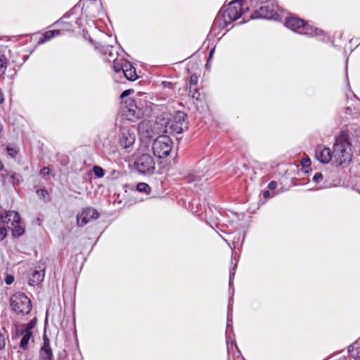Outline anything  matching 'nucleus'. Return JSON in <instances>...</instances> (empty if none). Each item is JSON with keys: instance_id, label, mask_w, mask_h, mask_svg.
<instances>
[{"instance_id": "10", "label": "nucleus", "mask_w": 360, "mask_h": 360, "mask_svg": "<svg viewBox=\"0 0 360 360\" xmlns=\"http://www.w3.org/2000/svg\"><path fill=\"white\" fill-rule=\"evenodd\" d=\"M15 336H22L20 347L22 349H27L29 341L32 336V326L26 325H18L15 326Z\"/></svg>"}, {"instance_id": "40", "label": "nucleus", "mask_w": 360, "mask_h": 360, "mask_svg": "<svg viewBox=\"0 0 360 360\" xmlns=\"http://www.w3.org/2000/svg\"><path fill=\"white\" fill-rule=\"evenodd\" d=\"M247 1H248V2L250 3L251 6H253L254 3H255V4H257V3L263 4L264 2H266L268 0H247Z\"/></svg>"}, {"instance_id": "7", "label": "nucleus", "mask_w": 360, "mask_h": 360, "mask_svg": "<svg viewBox=\"0 0 360 360\" xmlns=\"http://www.w3.org/2000/svg\"><path fill=\"white\" fill-rule=\"evenodd\" d=\"M134 165L136 169L143 174H152L155 169L153 158L148 153H142L135 158Z\"/></svg>"}, {"instance_id": "13", "label": "nucleus", "mask_w": 360, "mask_h": 360, "mask_svg": "<svg viewBox=\"0 0 360 360\" xmlns=\"http://www.w3.org/2000/svg\"><path fill=\"white\" fill-rule=\"evenodd\" d=\"M138 132L141 140L150 139L154 135L151 122L147 120L141 122L138 126Z\"/></svg>"}, {"instance_id": "45", "label": "nucleus", "mask_w": 360, "mask_h": 360, "mask_svg": "<svg viewBox=\"0 0 360 360\" xmlns=\"http://www.w3.org/2000/svg\"><path fill=\"white\" fill-rule=\"evenodd\" d=\"M263 195L264 198H269L270 196V193L269 191H265L264 193H263Z\"/></svg>"}, {"instance_id": "41", "label": "nucleus", "mask_w": 360, "mask_h": 360, "mask_svg": "<svg viewBox=\"0 0 360 360\" xmlns=\"http://www.w3.org/2000/svg\"><path fill=\"white\" fill-rule=\"evenodd\" d=\"M277 187V183L274 181H271L269 185H268V188L270 189V190H274L276 189Z\"/></svg>"}, {"instance_id": "50", "label": "nucleus", "mask_w": 360, "mask_h": 360, "mask_svg": "<svg viewBox=\"0 0 360 360\" xmlns=\"http://www.w3.org/2000/svg\"><path fill=\"white\" fill-rule=\"evenodd\" d=\"M3 168H4V165H3L2 162H1V161L0 160V171L2 170Z\"/></svg>"}, {"instance_id": "25", "label": "nucleus", "mask_w": 360, "mask_h": 360, "mask_svg": "<svg viewBox=\"0 0 360 360\" xmlns=\"http://www.w3.org/2000/svg\"><path fill=\"white\" fill-rule=\"evenodd\" d=\"M136 190L139 192L148 194L150 192V187L146 183H139L136 186Z\"/></svg>"}, {"instance_id": "8", "label": "nucleus", "mask_w": 360, "mask_h": 360, "mask_svg": "<svg viewBox=\"0 0 360 360\" xmlns=\"http://www.w3.org/2000/svg\"><path fill=\"white\" fill-rule=\"evenodd\" d=\"M166 127L173 134L182 133L188 128L186 114L182 111H176L172 118L169 120Z\"/></svg>"}, {"instance_id": "9", "label": "nucleus", "mask_w": 360, "mask_h": 360, "mask_svg": "<svg viewBox=\"0 0 360 360\" xmlns=\"http://www.w3.org/2000/svg\"><path fill=\"white\" fill-rule=\"evenodd\" d=\"M122 114L128 120L135 122L141 118L143 110L132 98H127L122 106Z\"/></svg>"}, {"instance_id": "37", "label": "nucleus", "mask_w": 360, "mask_h": 360, "mask_svg": "<svg viewBox=\"0 0 360 360\" xmlns=\"http://www.w3.org/2000/svg\"><path fill=\"white\" fill-rule=\"evenodd\" d=\"M14 281V277L11 275H8L5 278V282L8 285H11Z\"/></svg>"}, {"instance_id": "19", "label": "nucleus", "mask_w": 360, "mask_h": 360, "mask_svg": "<svg viewBox=\"0 0 360 360\" xmlns=\"http://www.w3.org/2000/svg\"><path fill=\"white\" fill-rule=\"evenodd\" d=\"M111 61L113 62V70L117 73H120L121 72H123L124 70L125 69V63H129V61L126 59L122 57L119 58L117 56L116 58L113 57L111 59Z\"/></svg>"}, {"instance_id": "33", "label": "nucleus", "mask_w": 360, "mask_h": 360, "mask_svg": "<svg viewBox=\"0 0 360 360\" xmlns=\"http://www.w3.org/2000/svg\"><path fill=\"white\" fill-rule=\"evenodd\" d=\"M37 194L43 198H45V197L49 195V193L46 189H38L37 191Z\"/></svg>"}, {"instance_id": "2", "label": "nucleus", "mask_w": 360, "mask_h": 360, "mask_svg": "<svg viewBox=\"0 0 360 360\" xmlns=\"http://www.w3.org/2000/svg\"><path fill=\"white\" fill-rule=\"evenodd\" d=\"M246 3H248L247 0H232L223 13H221L222 11H220L213 22L212 30H215L217 27L224 29L231 22L238 19Z\"/></svg>"}, {"instance_id": "15", "label": "nucleus", "mask_w": 360, "mask_h": 360, "mask_svg": "<svg viewBox=\"0 0 360 360\" xmlns=\"http://www.w3.org/2000/svg\"><path fill=\"white\" fill-rule=\"evenodd\" d=\"M278 14L273 10L270 9L269 6H262L259 10L255 11L251 15V18H265V19H276Z\"/></svg>"}, {"instance_id": "14", "label": "nucleus", "mask_w": 360, "mask_h": 360, "mask_svg": "<svg viewBox=\"0 0 360 360\" xmlns=\"http://www.w3.org/2000/svg\"><path fill=\"white\" fill-rule=\"evenodd\" d=\"M39 359L40 360H53L51 342L46 335L43 338V345L39 351Z\"/></svg>"}, {"instance_id": "23", "label": "nucleus", "mask_w": 360, "mask_h": 360, "mask_svg": "<svg viewBox=\"0 0 360 360\" xmlns=\"http://www.w3.org/2000/svg\"><path fill=\"white\" fill-rule=\"evenodd\" d=\"M113 49L114 47L112 46L108 45L101 46L100 47L101 53L107 56V59L109 62H110L111 59L114 57Z\"/></svg>"}, {"instance_id": "24", "label": "nucleus", "mask_w": 360, "mask_h": 360, "mask_svg": "<svg viewBox=\"0 0 360 360\" xmlns=\"http://www.w3.org/2000/svg\"><path fill=\"white\" fill-rule=\"evenodd\" d=\"M9 182L13 184V186L19 185L22 181V177L20 174L13 172L8 175Z\"/></svg>"}, {"instance_id": "16", "label": "nucleus", "mask_w": 360, "mask_h": 360, "mask_svg": "<svg viewBox=\"0 0 360 360\" xmlns=\"http://www.w3.org/2000/svg\"><path fill=\"white\" fill-rule=\"evenodd\" d=\"M135 141V136L129 130L124 129L120 136L119 143L123 148L127 149L133 146Z\"/></svg>"}, {"instance_id": "51", "label": "nucleus", "mask_w": 360, "mask_h": 360, "mask_svg": "<svg viewBox=\"0 0 360 360\" xmlns=\"http://www.w3.org/2000/svg\"><path fill=\"white\" fill-rule=\"evenodd\" d=\"M231 345H234V346L237 348V345H236V341H232V342H231Z\"/></svg>"}, {"instance_id": "34", "label": "nucleus", "mask_w": 360, "mask_h": 360, "mask_svg": "<svg viewBox=\"0 0 360 360\" xmlns=\"http://www.w3.org/2000/svg\"><path fill=\"white\" fill-rule=\"evenodd\" d=\"M323 179V175L320 172L316 173L313 176V181L315 183H319Z\"/></svg>"}, {"instance_id": "46", "label": "nucleus", "mask_w": 360, "mask_h": 360, "mask_svg": "<svg viewBox=\"0 0 360 360\" xmlns=\"http://www.w3.org/2000/svg\"><path fill=\"white\" fill-rule=\"evenodd\" d=\"M4 94H2V92L0 91V104L4 101Z\"/></svg>"}, {"instance_id": "26", "label": "nucleus", "mask_w": 360, "mask_h": 360, "mask_svg": "<svg viewBox=\"0 0 360 360\" xmlns=\"http://www.w3.org/2000/svg\"><path fill=\"white\" fill-rule=\"evenodd\" d=\"M189 95L191 98L197 101H201L200 98V93L199 92V89L198 87L191 89H189Z\"/></svg>"}, {"instance_id": "4", "label": "nucleus", "mask_w": 360, "mask_h": 360, "mask_svg": "<svg viewBox=\"0 0 360 360\" xmlns=\"http://www.w3.org/2000/svg\"><path fill=\"white\" fill-rule=\"evenodd\" d=\"M285 25L294 32L309 36H318L323 34V31L308 25L304 20L295 16L286 18Z\"/></svg>"}, {"instance_id": "42", "label": "nucleus", "mask_w": 360, "mask_h": 360, "mask_svg": "<svg viewBox=\"0 0 360 360\" xmlns=\"http://www.w3.org/2000/svg\"><path fill=\"white\" fill-rule=\"evenodd\" d=\"M70 12L66 13L56 23L59 24L64 22V20L70 15Z\"/></svg>"}, {"instance_id": "47", "label": "nucleus", "mask_w": 360, "mask_h": 360, "mask_svg": "<svg viewBox=\"0 0 360 360\" xmlns=\"http://www.w3.org/2000/svg\"><path fill=\"white\" fill-rule=\"evenodd\" d=\"M87 3L89 4H93L96 3V0H87Z\"/></svg>"}, {"instance_id": "27", "label": "nucleus", "mask_w": 360, "mask_h": 360, "mask_svg": "<svg viewBox=\"0 0 360 360\" xmlns=\"http://www.w3.org/2000/svg\"><path fill=\"white\" fill-rule=\"evenodd\" d=\"M198 78L197 75H192L189 80V89L192 90L193 89L198 87Z\"/></svg>"}, {"instance_id": "52", "label": "nucleus", "mask_w": 360, "mask_h": 360, "mask_svg": "<svg viewBox=\"0 0 360 360\" xmlns=\"http://www.w3.org/2000/svg\"><path fill=\"white\" fill-rule=\"evenodd\" d=\"M3 131V126L2 124L0 123V134Z\"/></svg>"}, {"instance_id": "18", "label": "nucleus", "mask_w": 360, "mask_h": 360, "mask_svg": "<svg viewBox=\"0 0 360 360\" xmlns=\"http://www.w3.org/2000/svg\"><path fill=\"white\" fill-rule=\"evenodd\" d=\"M125 64V69L122 72L125 78L129 81H135L138 78L135 68L129 62Z\"/></svg>"}, {"instance_id": "1", "label": "nucleus", "mask_w": 360, "mask_h": 360, "mask_svg": "<svg viewBox=\"0 0 360 360\" xmlns=\"http://www.w3.org/2000/svg\"><path fill=\"white\" fill-rule=\"evenodd\" d=\"M352 156L349 134L347 131H342L336 136L333 146V163L338 166L345 167L351 162Z\"/></svg>"}, {"instance_id": "39", "label": "nucleus", "mask_w": 360, "mask_h": 360, "mask_svg": "<svg viewBox=\"0 0 360 360\" xmlns=\"http://www.w3.org/2000/svg\"><path fill=\"white\" fill-rule=\"evenodd\" d=\"M131 91L132 90L131 89L124 91L120 96L121 98L124 99V98L127 97L131 94Z\"/></svg>"}, {"instance_id": "38", "label": "nucleus", "mask_w": 360, "mask_h": 360, "mask_svg": "<svg viewBox=\"0 0 360 360\" xmlns=\"http://www.w3.org/2000/svg\"><path fill=\"white\" fill-rule=\"evenodd\" d=\"M310 164H311V161H310L309 158L303 159L302 161V165L304 167H309Z\"/></svg>"}, {"instance_id": "30", "label": "nucleus", "mask_w": 360, "mask_h": 360, "mask_svg": "<svg viewBox=\"0 0 360 360\" xmlns=\"http://www.w3.org/2000/svg\"><path fill=\"white\" fill-rule=\"evenodd\" d=\"M348 352L350 356L354 358L355 360H360V356L358 355V353H354V345H351L348 347Z\"/></svg>"}, {"instance_id": "12", "label": "nucleus", "mask_w": 360, "mask_h": 360, "mask_svg": "<svg viewBox=\"0 0 360 360\" xmlns=\"http://www.w3.org/2000/svg\"><path fill=\"white\" fill-rule=\"evenodd\" d=\"M315 157L317 160L323 164H327L330 161L333 162V151L323 146L320 145L316 147Z\"/></svg>"}, {"instance_id": "48", "label": "nucleus", "mask_w": 360, "mask_h": 360, "mask_svg": "<svg viewBox=\"0 0 360 360\" xmlns=\"http://www.w3.org/2000/svg\"><path fill=\"white\" fill-rule=\"evenodd\" d=\"M214 51V49L210 51V58H211L213 56Z\"/></svg>"}, {"instance_id": "11", "label": "nucleus", "mask_w": 360, "mask_h": 360, "mask_svg": "<svg viewBox=\"0 0 360 360\" xmlns=\"http://www.w3.org/2000/svg\"><path fill=\"white\" fill-rule=\"evenodd\" d=\"M99 214L96 210L92 207H87L77 214V222L78 226H83L89 222L91 219H96Z\"/></svg>"}, {"instance_id": "35", "label": "nucleus", "mask_w": 360, "mask_h": 360, "mask_svg": "<svg viewBox=\"0 0 360 360\" xmlns=\"http://www.w3.org/2000/svg\"><path fill=\"white\" fill-rule=\"evenodd\" d=\"M6 345V338L4 335L0 331V350L4 349Z\"/></svg>"}, {"instance_id": "5", "label": "nucleus", "mask_w": 360, "mask_h": 360, "mask_svg": "<svg viewBox=\"0 0 360 360\" xmlns=\"http://www.w3.org/2000/svg\"><path fill=\"white\" fill-rule=\"evenodd\" d=\"M10 304L13 311L18 315H27L32 309L30 300L22 292L14 294L10 299Z\"/></svg>"}, {"instance_id": "20", "label": "nucleus", "mask_w": 360, "mask_h": 360, "mask_svg": "<svg viewBox=\"0 0 360 360\" xmlns=\"http://www.w3.org/2000/svg\"><path fill=\"white\" fill-rule=\"evenodd\" d=\"M10 51L7 54L4 51H0V79L4 75L8 65H9V59L7 55H9Z\"/></svg>"}, {"instance_id": "29", "label": "nucleus", "mask_w": 360, "mask_h": 360, "mask_svg": "<svg viewBox=\"0 0 360 360\" xmlns=\"http://www.w3.org/2000/svg\"><path fill=\"white\" fill-rule=\"evenodd\" d=\"M93 172L98 178H102L104 176L105 172L103 168L99 166L95 165L93 167Z\"/></svg>"}, {"instance_id": "32", "label": "nucleus", "mask_w": 360, "mask_h": 360, "mask_svg": "<svg viewBox=\"0 0 360 360\" xmlns=\"http://www.w3.org/2000/svg\"><path fill=\"white\" fill-rule=\"evenodd\" d=\"M186 180L188 183H191L193 181H200V179L198 176L191 174L186 176Z\"/></svg>"}, {"instance_id": "49", "label": "nucleus", "mask_w": 360, "mask_h": 360, "mask_svg": "<svg viewBox=\"0 0 360 360\" xmlns=\"http://www.w3.org/2000/svg\"><path fill=\"white\" fill-rule=\"evenodd\" d=\"M25 325H26V326H32V328L34 327V325H33V323H32V322L28 323H27V324H25Z\"/></svg>"}, {"instance_id": "17", "label": "nucleus", "mask_w": 360, "mask_h": 360, "mask_svg": "<svg viewBox=\"0 0 360 360\" xmlns=\"http://www.w3.org/2000/svg\"><path fill=\"white\" fill-rule=\"evenodd\" d=\"M44 275L45 270L44 268L39 270H32L28 275V283L33 286L39 285L44 280Z\"/></svg>"}, {"instance_id": "28", "label": "nucleus", "mask_w": 360, "mask_h": 360, "mask_svg": "<svg viewBox=\"0 0 360 360\" xmlns=\"http://www.w3.org/2000/svg\"><path fill=\"white\" fill-rule=\"evenodd\" d=\"M7 153L8 155H10L11 158H15L18 152L19 149L15 146H7L6 148Z\"/></svg>"}, {"instance_id": "3", "label": "nucleus", "mask_w": 360, "mask_h": 360, "mask_svg": "<svg viewBox=\"0 0 360 360\" xmlns=\"http://www.w3.org/2000/svg\"><path fill=\"white\" fill-rule=\"evenodd\" d=\"M8 231H11L13 237H20L25 229L21 226L20 217L18 212L7 211L0 214V241L7 236Z\"/></svg>"}, {"instance_id": "6", "label": "nucleus", "mask_w": 360, "mask_h": 360, "mask_svg": "<svg viewBox=\"0 0 360 360\" xmlns=\"http://www.w3.org/2000/svg\"><path fill=\"white\" fill-rule=\"evenodd\" d=\"M173 142L165 135L159 136L152 143V150L154 155L160 159L167 157L172 150Z\"/></svg>"}, {"instance_id": "36", "label": "nucleus", "mask_w": 360, "mask_h": 360, "mask_svg": "<svg viewBox=\"0 0 360 360\" xmlns=\"http://www.w3.org/2000/svg\"><path fill=\"white\" fill-rule=\"evenodd\" d=\"M50 169L49 167H44L40 170L39 174L42 176H45L46 175H48Z\"/></svg>"}, {"instance_id": "43", "label": "nucleus", "mask_w": 360, "mask_h": 360, "mask_svg": "<svg viewBox=\"0 0 360 360\" xmlns=\"http://www.w3.org/2000/svg\"><path fill=\"white\" fill-rule=\"evenodd\" d=\"M118 174H119V172H118L117 171H116V170H112V176L113 177L117 178V176H118Z\"/></svg>"}, {"instance_id": "22", "label": "nucleus", "mask_w": 360, "mask_h": 360, "mask_svg": "<svg viewBox=\"0 0 360 360\" xmlns=\"http://www.w3.org/2000/svg\"><path fill=\"white\" fill-rule=\"evenodd\" d=\"M231 302H233L232 299L229 300V304L228 307V314H227V323H226V338L227 339L230 338V334L233 332V320L232 315L230 310V305L231 304Z\"/></svg>"}, {"instance_id": "44", "label": "nucleus", "mask_w": 360, "mask_h": 360, "mask_svg": "<svg viewBox=\"0 0 360 360\" xmlns=\"http://www.w3.org/2000/svg\"><path fill=\"white\" fill-rule=\"evenodd\" d=\"M345 111L346 114H350V112L352 111V108L350 107H346L345 108Z\"/></svg>"}, {"instance_id": "53", "label": "nucleus", "mask_w": 360, "mask_h": 360, "mask_svg": "<svg viewBox=\"0 0 360 360\" xmlns=\"http://www.w3.org/2000/svg\"><path fill=\"white\" fill-rule=\"evenodd\" d=\"M62 360H68V359L67 358H64V359H62Z\"/></svg>"}, {"instance_id": "31", "label": "nucleus", "mask_w": 360, "mask_h": 360, "mask_svg": "<svg viewBox=\"0 0 360 360\" xmlns=\"http://www.w3.org/2000/svg\"><path fill=\"white\" fill-rule=\"evenodd\" d=\"M237 263L236 262L233 267L230 269V274H229V285L231 286L233 282V279L234 277V275L236 274V268Z\"/></svg>"}, {"instance_id": "21", "label": "nucleus", "mask_w": 360, "mask_h": 360, "mask_svg": "<svg viewBox=\"0 0 360 360\" xmlns=\"http://www.w3.org/2000/svg\"><path fill=\"white\" fill-rule=\"evenodd\" d=\"M60 34V30H49L45 32L39 39L38 44H41L45 43L47 41H49L55 36H58Z\"/></svg>"}]
</instances>
